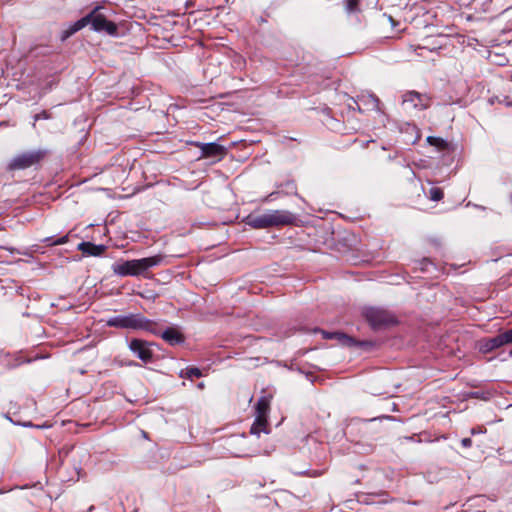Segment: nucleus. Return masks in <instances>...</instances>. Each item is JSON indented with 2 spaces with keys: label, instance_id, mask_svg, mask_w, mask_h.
Here are the masks:
<instances>
[{
  "label": "nucleus",
  "instance_id": "15",
  "mask_svg": "<svg viewBox=\"0 0 512 512\" xmlns=\"http://www.w3.org/2000/svg\"><path fill=\"white\" fill-rule=\"evenodd\" d=\"M271 399H272L271 395H264L258 399V401L255 405L256 415L268 416V413L270 411Z\"/></svg>",
  "mask_w": 512,
  "mask_h": 512
},
{
  "label": "nucleus",
  "instance_id": "6",
  "mask_svg": "<svg viewBox=\"0 0 512 512\" xmlns=\"http://www.w3.org/2000/svg\"><path fill=\"white\" fill-rule=\"evenodd\" d=\"M44 157L45 151L42 150L24 152L15 156L10 161L8 164V169L11 171L27 169L40 163Z\"/></svg>",
  "mask_w": 512,
  "mask_h": 512
},
{
  "label": "nucleus",
  "instance_id": "24",
  "mask_svg": "<svg viewBox=\"0 0 512 512\" xmlns=\"http://www.w3.org/2000/svg\"><path fill=\"white\" fill-rule=\"evenodd\" d=\"M55 243L56 244H64V237H60Z\"/></svg>",
  "mask_w": 512,
  "mask_h": 512
},
{
  "label": "nucleus",
  "instance_id": "2",
  "mask_svg": "<svg viewBox=\"0 0 512 512\" xmlns=\"http://www.w3.org/2000/svg\"><path fill=\"white\" fill-rule=\"evenodd\" d=\"M91 25L92 30L96 32H104L110 36H116L118 26L115 22L108 20L101 12L100 7L94 8L86 16L82 17L66 29V38L78 32L87 25Z\"/></svg>",
  "mask_w": 512,
  "mask_h": 512
},
{
  "label": "nucleus",
  "instance_id": "12",
  "mask_svg": "<svg viewBox=\"0 0 512 512\" xmlns=\"http://www.w3.org/2000/svg\"><path fill=\"white\" fill-rule=\"evenodd\" d=\"M157 336H160L171 346L183 344L185 342L184 335L175 327H168L164 331L160 330V333Z\"/></svg>",
  "mask_w": 512,
  "mask_h": 512
},
{
  "label": "nucleus",
  "instance_id": "16",
  "mask_svg": "<svg viewBox=\"0 0 512 512\" xmlns=\"http://www.w3.org/2000/svg\"><path fill=\"white\" fill-rule=\"evenodd\" d=\"M427 142L431 146L436 147L439 151H445V150H448V148H449V143L441 137L428 136Z\"/></svg>",
  "mask_w": 512,
  "mask_h": 512
},
{
  "label": "nucleus",
  "instance_id": "25",
  "mask_svg": "<svg viewBox=\"0 0 512 512\" xmlns=\"http://www.w3.org/2000/svg\"><path fill=\"white\" fill-rule=\"evenodd\" d=\"M0 248H2V249H6V250H8V251H10V252H14V249H12V248H7V247H3V246H0Z\"/></svg>",
  "mask_w": 512,
  "mask_h": 512
},
{
  "label": "nucleus",
  "instance_id": "20",
  "mask_svg": "<svg viewBox=\"0 0 512 512\" xmlns=\"http://www.w3.org/2000/svg\"><path fill=\"white\" fill-rule=\"evenodd\" d=\"M461 445L464 448H470L472 446V440L470 438H463L461 440Z\"/></svg>",
  "mask_w": 512,
  "mask_h": 512
},
{
  "label": "nucleus",
  "instance_id": "11",
  "mask_svg": "<svg viewBox=\"0 0 512 512\" xmlns=\"http://www.w3.org/2000/svg\"><path fill=\"white\" fill-rule=\"evenodd\" d=\"M322 333H323V337L325 339H333L334 338L339 343H341L342 345L347 346V347L363 346V345L369 344L366 341H357L353 337H351L345 333H341V332L330 333V332L323 331Z\"/></svg>",
  "mask_w": 512,
  "mask_h": 512
},
{
  "label": "nucleus",
  "instance_id": "14",
  "mask_svg": "<svg viewBox=\"0 0 512 512\" xmlns=\"http://www.w3.org/2000/svg\"><path fill=\"white\" fill-rule=\"evenodd\" d=\"M268 416L256 415V418L250 428V433L259 435L261 432L269 433L268 430Z\"/></svg>",
  "mask_w": 512,
  "mask_h": 512
},
{
  "label": "nucleus",
  "instance_id": "4",
  "mask_svg": "<svg viewBox=\"0 0 512 512\" xmlns=\"http://www.w3.org/2000/svg\"><path fill=\"white\" fill-rule=\"evenodd\" d=\"M107 326L122 329L144 330L153 335L160 333L157 322L144 317L142 314H127L111 317L106 322Z\"/></svg>",
  "mask_w": 512,
  "mask_h": 512
},
{
  "label": "nucleus",
  "instance_id": "19",
  "mask_svg": "<svg viewBox=\"0 0 512 512\" xmlns=\"http://www.w3.org/2000/svg\"><path fill=\"white\" fill-rule=\"evenodd\" d=\"M360 0H345V8L349 13L359 11Z\"/></svg>",
  "mask_w": 512,
  "mask_h": 512
},
{
  "label": "nucleus",
  "instance_id": "18",
  "mask_svg": "<svg viewBox=\"0 0 512 512\" xmlns=\"http://www.w3.org/2000/svg\"><path fill=\"white\" fill-rule=\"evenodd\" d=\"M444 197V192L441 188L439 187H432L430 190H429V198L432 200V201H440L442 200Z\"/></svg>",
  "mask_w": 512,
  "mask_h": 512
},
{
  "label": "nucleus",
  "instance_id": "3",
  "mask_svg": "<svg viewBox=\"0 0 512 512\" xmlns=\"http://www.w3.org/2000/svg\"><path fill=\"white\" fill-rule=\"evenodd\" d=\"M296 220V215L288 210H270L261 215L250 214L245 222L254 229H266L294 225Z\"/></svg>",
  "mask_w": 512,
  "mask_h": 512
},
{
  "label": "nucleus",
  "instance_id": "10",
  "mask_svg": "<svg viewBox=\"0 0 512 512\" xmlns=\"http://www.w3.org/2000/svg\"><path fill=\"white\" fill-rule=\"evenodd\" d=\"M149 343L145 340L134 338L129 343V349L136 354V356L145 363H149L153 360V351Z\"/></svg>",
  "mask_w": 512,
  "mask_h": 512
},
{
  "label": "nucleus",
  "instance_id": "13",
  "mask_svg": "<svg viewBox=\"0 0 512 512\" xmlns=\"http://www.w3.org/2000/svg\"><path fill=\"white\" fill-rule=\"evenodd\" d=\"M107 247L103 244H95L88 241H83L78 244V250L82 252L84 256L99 257L102 256Z\"/></svg>",
  "mask_w": 512,
  "mask_h": 512
},
{
  "label": "nucleus",
  "instance_id": "17",
  "mask_svg": "<svg viewBox=\"0 0 512 512\" xmlns=\"http://www.w3.org/2000/svg\"><path fill=\"white\" fill-rule=\"evenodd\" d=\"M180 376L188 379H192L193 377L200 378L203 376V373L199 368L192 366L187 367L184 371H182Z\"/></svg>",
  "mask_w": 512,
  "mask_h": 512
},
{
  "label": "nucleus",
  "instance_id": "22",
  "mask_svg": "<svg viewBox=\"0 0 512 512\" xmlns=\"http://www.w3.org/2000/svg\"><path fill=\"white\" fill-rule=\"evenodd\" d=\"M75 471H76V474H77V479H76V481H77V480H79V478L81 476V469H77L76 468ZM68 481H71V479H69ZM72 481L75 482L74 479H72Z\"/></svg>",
  "mask_w": 512,
  "mask_h": 512
},
{
  "label": "nucleus",
  "instance_id": "23",
  "mask_svg": "<svg viewBox=\"0 0 512 512\" xmlns=\"http://www.w3.org/2000/svg\"><path fill=\"white\" fill-rule=\"evenodd\" d=\"M72 424H73V422H72V421H66V422H65L66 430H69V431H70V430L72 429V428H71Z\"/></svg>",
  "mask_w": 512,
  "mask_h": 512
},
{
  "label": "nucleus",
  "instance_id": "27",
  "mask_svg": "<svg viewBox=\"0 0 512 512\" xmlns=\"http://www.w3.org/2000/svg\"><path fill=\"white\" fill-rule=\"evenodd\" d=\"M200 388H203L204 387V383H199L198 385Z\"/></svg>",
  "mask_w": 512,
  "mask_h": 512
},
{
  "label": "nucleus",
  "instance_id": "8",
  "mask_svg": "<svg viewBox=\"0 0 512 512\" xmlns=\"http://www.w3.org/2000/svg\"><path fill=\"white\" fill-rule=\"evenodd\" d=\"M193 145L201 150V158H214L221 161L228 153L227 148L215 142H194Z\"/></svg>",
  "mask_w": 512,
  "mask_h": 512
},
{
  "label": "nucleus",
  "instance_id": "9",
  "mask_svg": "<svg viewBox=\"0 0 512 512\" xmlns=\"http://www.w3.org/2000/svg\"><path fill=\"white\" fill-rule=\"evenodd\" d=\"M506 344H512V329L501 332L494 337L484 339L480 349L482 352L488 353Z\"/></svg>",
  "mask_w": 512,
  "mask_h": 512
},
{
  "label": "nucleus",
  "instance_id": "7",
  "mask_svg": "<svg viewBox=\"0 0 512 512\" xmlns=\"http://www.w3.org/2000/svg\"><path fill=\"white\" fill-rule=\"evenodd\" d=\"M368 323L374 328L379 329L396 324L395 317L388 311L378 308H369L364 313Z\"/></svg>",
  "mask_w": 512,
  "mask_h": 512
},
{
  "label": "nucleus",
  "instance_id": "5",
  "mask_svg": "<svg viewBox=\"0 0 512 512\" xmlns=\"http://www.w3.org/2000/svg\"><path fill=\"white\" fill-rule=\"evenodd\" d=\"M432 104V97L427 93L415 90L406 91L402 95V106L406 110L424 111Z\"/></svg>",
  "mask_w": 512,
  "mask_h": 512
},
{
  "label": "nucleus",
  "instance_id": "26",
  "mask_svg": "<svg viewBox=\"0 0 512 512\" xmlns=\"http://www.w3.org/2000/svg\"><path fill=\"white\" fill-rule=\"evenodd\" d=\"M471 433H472V434H475V433H477V430H475V429L473 428V429L471 430Z\"/></svg>",
  "mask_w": 512,
  "mask_h": 512
},
{
  "label": "nucleus",
  "instance_id": "21",
  "mask_svg": "<svg viewBox=\"0 0 512 512\" xmlns=\"http://www.w3.org/2000/svg\"><path fill=\"white\" fill-rule=\"evenodd\" d=\"M428 264H431L430 260H429V259H424V260L421 262V265H422L421 270H423V271H424V270H426V266H427Z\"/></svg>",
  "mask_w": 512,
  "mask_h": 512
},
{
  "label": "nucleus",
  "instance_id": "1",
  "mask_svg": "<svg viewBox=\"0 0 512 512\" xmlns=\"http://www.w3.org/2000/svg\"><path fill=\"white\" fill-rule=\"evenodd\" d=\"M163 260L164 256L161 254L141 259L127 260L113 264L112 270L114 274L120 277L143 276L144 278H149L148 270L161 265Z\"/></svg>",
  "mask_w": 512,
  "mask_h": 512
}]
</instances>
